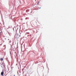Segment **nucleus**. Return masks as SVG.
I'll list each match as a JSON object with an SVG mask.
<instances>
[{
  "label": "nucleus",
  "instance_id": "1",
  "mask_svg": "<svg viewBox=\"0 0 76 76\" xmlns=\"http://www.w3.org/2000/svg\"><path fill=\"white\" fill-rule=\"evenodd\" d=\"M4 74V73H3V72H2L1 73V75H2V76H3V75Z\"/></svg>",
  "mask_w": 76,
  "mask_h": 76
},
{
  "label": "nucleus",
  "instance_id": "2",
  "mask_svg": "<svg viewBox=\"0 0 76 76\" xmlns=\"http://www.w3.org/2000/svg\"><path fill=\"white\" fill-rule=\"evenodd\" d=\"M1 61H3V58H1Z\"/></svg>",
  "mask_w": 76,
  "mask_h": 76
},
{
  "label": "nucleus",
  "instance_id": "3",
  "mask_svg": "<svg viewBox=\"0 0 76 76\" xmlns=\"http://www.w3.org/2000/svg\"><path fill=\"white\" fill-rule=\"evenodd\" d=\"M38 3H39V2L37 4H38Z\"/></svg>",
  "mask_w": 76,
  "mask_h": 76
},
{
  "label": "nucleus",
  "instance_id": "4",
  "mask_svg": "<svg viewBox=\"0 0 76 76\" xmlns=\"http://www.w3.org/2000/svg\"><path fill=\"white\" fill-rule=\"evenodd\" d=\"M13 76H15V75H14Z\"/></svg>",
  "mask_w": 76,
  "mask_h": 76
},
{
  "label": "nucleus",
  "instance_id": "5",
  "mask_svg": "<svg viewBox=\"0 0 76 76\" xmlns=\"http://www.w3.org/2000/svg\"><path fill=\"white\" fill-rule=\"evenodd\" d=\"M39 9H41V7H40V8H39Z\"/></svg>",
  "mask_w": 76,
  "mask_h": 76
}]
</instances>
